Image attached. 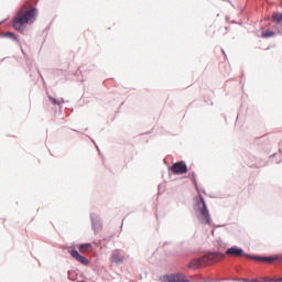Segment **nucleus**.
Wrapping results in <instances>:
<instances>
[{"instance_id":"nucleus-1","label":"nucleus","mask_w":282,"mask_h":282,"mask_svg":"<svg viewBox=\"0 0 282 282\" xmlns=\"http://www.w3.org/2000/svg\"><path fill=\"white\" fill-rule=\"evenodd\" d=\"M36 17V9H28V7H22L18 14L13 18V28L17 32H23L28 23H34V18Z\"/></svg>"},{"instance_id":"nucleus-2","label":"nucleus","mask_w":282,"mask_h":282,"mask_svg":"<svg viewBox=\"0 0 282 282\" xmlns=\"http://www.w3.org/2000/svg\"><path fill=\"white\" fill-rule=\"evenodd\" d=\"M194 210L200 224H210V213L208 212V206L206 205V200H204V196L199 195L196 198Z\"/></svg>"},{"instance_id":"nucleus-7","label":"nucleus","mask_w":282,"mask_h":282,"mask_svg":"<svg viewBox=\"0 0 282 282\" xmlns=\"http://www.w3.org/2000/svg\"><path fill=\"white\" fill-rule=\"evenodd\" d=\"M69 253L70 257H73V259H76V261L82 263V265H89V259H87L85 256H80V253H78L76 250H72L69 251Z\"/></svg>"},{"instance_id":"nucleus-11","label":"nucleus","mask_w":282,"mask_h":282,"mask_svg":"<svg viewBox=\"0 0 282 282\" xmlns=\"http://www.w3.org/2000/svg\"><path fill=\"white\" fill-rule=\"evenodd\" d=\"M270 36H274V32L265 31L262 33V39H270Z\"/></svg>"},{"instance_id":"nucleus-8","label":"nucleus","mask_w":282,"mask_h":282,"mask_svg":"<svg viewBox=\"0 0 282 282\" xmlns=\"http://www.w3.org/2000/svg\"><path fill=\"white\" fill-rule=\"evenodd\" d=\"M226 254H228V257H246L242 249H239L238 247L227 249Z\"/></svg>"},{"instance_id":"nucleus-5","label":"nucleus","mask_w":282,"mask_h":282,"mask_svg":"<svg viewBox=\"0 0 282 282\" xmlns=\"http://www.w3.org/2000/svg\"><path fill=\"white\" fill-rule=\"evenodd\" d=\"M171 171L174 175H184L188 172V167L184 161L176 162L171 166Z\"/></svg>"},{"instance_id":"nucleus-10","label":"nucleus","mask_w":282,"mask_h":282,"mask_svg":"<svg viewBox=\"0 0 282 282\" xmlns=\"http://www.w3.org/2000/svg\"><path fill=\"white\" fill-rule=\"evenodd\" d=\"M91 249H93L91 243H84L79 246V252L82 254H85V252L91 251Z\"/></svg>"},{"instance_id":"nucleus-3","label":"nucleus","mask_w":282,"mask_h":282,"mask_svg":"<svg viewBox=\"0 0 282 282\" xmlns=\"http://www.w3.org/2000/svg\"><path fill=\"white\" fill-rule=\"evenodd\" d=\"M223 257L219 253H208L202 258L194 259L189 262L188 268L191 270H197L202 265H209L213 261H221Z\"/></svg>"},{"instance_id":"nucleus-16","label":"nucleus","mask_w":282,"mask_h":282,"mask_svg":"<svg viewBox=\"0 0 282 282\" xmlns=\"http://www.w3.org/2000/svg\"><path fill=\"white\" fill-rule=\"evenodd\" d=\"M265 281H268V282H272V279H270V278H265Z\"/></svg>"},{"instance_id":"nucleus-15","label":"nucleus","mask_w":282,"mask_h":282,"mask_svg":"<svg viewBox=\"0 0 282 282\" xmlns=\"http://www.w3.org/2000/svg\"><path fill=\"white\" fill-rule=\"evenodd\" d=\"M263 261H272L270 258H263Z\"/></svg>"},{"instance_id":"nucleus-12","label":"nucleus","mask_w":282,"mask_h":282,"mask_svg":"<svg viewBox=\"0 0 282 282\" xmlns=\"http://www.w3.org/2000/svg\"><path fill=\"white\" fill-rule=\"evenodd\" d=\"M4 36H7L8 39H12L13 41H17V35H14V33L12 32H7Z\"/></svg>"},{"instance_id":"nucleus-13","label":"nucleus","mask_w":282,"mask_h":282,"mask_svg":"<svg viewBox=\"0 0 282 282\" xmlns=\"http://www.w3.org/2000/svg\"><path fill=\"white\" fill-rule=\"evenodd\" d=\"M51 102H53V105H61L62 101L56 100L54 97H50Z\"/></svg>"},{"instance_id":"nucleus-4","label":"nucleus","mask_w":282,"mask_h":282,"mask_svg":"<svg viewBox=\"0 0 282 282\" xmlns=\"http://www.w3.org/2000/svg\"><path fill=\"white\" fill-rule=\"evenodd\" d=\"M162 282H188L184 273H172L161 276Z\"/></svg>"},{"instance_id":"nucleus-6","label":"nucleus","mask_w":282,"mask_h":282,"mask_svg":"<svg viewBox=\"0 0 282 282\" xmlns=\"http://www.w3.org/2000/svg\"><path fill=\"white\" fill-rule=\"evenodd\" d=\"M127 257L122 254V252L118 249L113 250L110 256V262L116 263V265H120V263H124Z\"/></svg>"},{"instance_id":"nucleus-17","label":"nucleus","mask_w":282,"mask_h":282,"mask_svg":"<svg viewBox=\"0 0 282 282\" xmlns=\"http://www.w3.org/2000/svg\"><path fill=\"white\" fill-rule=\"evenodd\" d=\"M278 281L282 282V278H279V280H278Z\"/></svg>"},{"instance_id":"nucleus-14","label":"nucleus","mask_w":282,"mask_h":282,"mask_svg":"<svg viewBox=\"0 0 282 282\" xmlns=\"http://www.w3.org/2000/svg\"><path fill=\"white\" fill-rule=\"evenodd\" d=\"M271 282H281L279 279H271Z\"/></svg>"},{"instance_id":"nucleus-9","label":"nucleus","mask_w":282,"mask_h":282,"mask_svg":"<svg viewBox=\"0 0 282 282\" xmlns=\"http://www.w3.org/2000/svg\"><path fill=\"white\" fill-rule=\"evenodd\" d=\"M271 21L275 23V25H281L282 28V13L281 12H274L271 17Z\"/></svg>"}]
</instances>
